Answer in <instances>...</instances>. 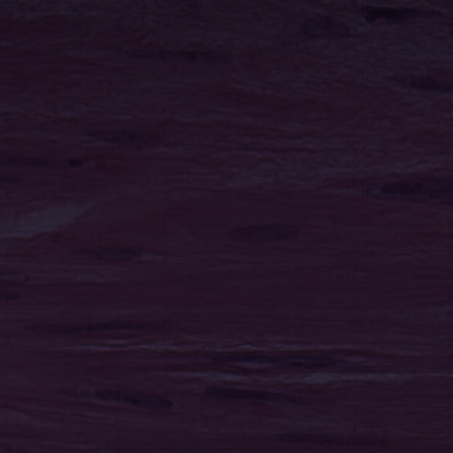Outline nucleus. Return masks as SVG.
Wrapping results in <instances>:
<instances>
[{
  "instance_id": "obj_1",
  "label": "nucleus",
  "mask_w": 453,
  "mask_h": 453,
  "mask_svg": "<svg viewBox=\"0 0 453 453\" xmlns=\"http://www.w3.org/2000/svg\"><path fill=\"white\" fill-rule=\"evenodd\" d=\"M143 400H144V403H150L153 406L157 405L159 403H161L163 406H168L169 405V403L166 400L160 401L157 398H149V397H144Z\"/></svg>"
},
{
  "instance_id": "obj_2",
  "label": "nucleus",
  "mask_w": 453,
  "mask_h": 453,
  "mask_svg": "<svg viewBox=\"0 0 453 453\" xmlns=\"http://www.w3.org/2000/svg\"><path fill=\"white\" fill-rule=\"evenodd\" d=\"M244 399H256L257 395L251 392H242V394L239 396Z\"/></svg>"
},
{
  "instance_id": "obj_3",
  "label": "nucleus",
  "mask_w": 453,
  "mask_h": 453,
  "mask_svg": "<svg viewBox=\"0 0 453 453\" xmlns=\"http://www.w3.org/2000/svg\"><path fill=\"white\" fill-rule=\"evenodd\" d=\"M107 393L108 392H98L96 396L100 399H106Z\"/></svg>"
},
{
  "instance_id": "obj_4",
  "label": "nucleus",
  "mask_w": 453,
  "mask_h": 453,
  "mask_svg": "<svg viewBox=\"0 0 453 453\" xmlns=\"http://www.w3.org/2000/svg\"><path fill=\"white\" fill-rule=\"evenodd\" d=\"M315 360L319 363L320 365H324L323 362L326 360V357H316Z\"/></svg>"
},
{
  "instance_id": "obj_5",
  "label": "nucleus",
  "mask_w": 453,
  "mask_h": 453,
  "mask_svg": "<svg viewBox=\"0 0 453 453\" xmlns=\"http://www.w3.org/2000/svg\"><path fill=\"white\" fill-rule=\"evenodd\" d=\"M125 401L127 403H136V400L133 397H127V398H125Z\"/></svg>"
},
{
  "instance_id": "obj_6",
  "label": "nucleus",
  "mask_w": 453,
  "mask_h": 453,
  "mask_svg": "<svg viewBox=\"0 0 453 453\" xmlns=\"http://www.w3.org/2000/svg\"><path fill=\"white\" fill-rule=\"evenodd\" d=\"M297 358H298V357H291V358L289 359V364H288V365H289L290 366H296V364L295 363V360H296Z\"/></svg>"
},
{
  "instance_id": "obj_7",
  "label": "nucleus",
  "mask_w": 453,
  "mask_h": 453,
  "mask_svg": "<svg viewBox=\"0 0 453 453\" xmlns=\"http://www.w3.org/2000/svg\"><path fill=\"white\" fill-rule=\"evenodd\" d=\"M236 394V391H234V394L231 395L232 397H234V398H240L239 396L242 394V392H240L239 395H235Z\"/></svg>"
}]
</instances>
